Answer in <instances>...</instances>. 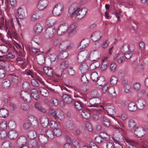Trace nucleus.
<instances>
[{"instance_id": "1", "label": "nucleus", "mask_w": 148, "mask_h": 148, "mask_svg": "<svg viewBox=\"0 0 148 148\" xmlns=\"http://www.w3.org/2000/svg\"><path fill=\"white\" fill-rule=\"evenodd\" d=\"M126 141L129 143V148H139V147H140L141 148H148V146L143 140H140L137 142L127 139Z\"/></svg>"}, {"instance_id": "2", "label": "nucleus", "mask_w": 148, "mask_h": 148, "mask_svg": "<svg viewBox=\"0 0 148 148\" xmlns=\"http://www.w3.org/2000/svg\"><path fill=\"white\" fill-rule=\"evenodd\" d=\"M49 112V114L55 119L58 118L60 120H62L64 118V113L60 110L50 109Z\"/></svg>"}, {"instance_id": "3", "label": "nucleus", "mask_w": 148, "mask_h": 148, "mask_svg": "<svg viewBox=\"0 0 148 148\" xmlns=\"http://www.w3.org/2000/svg\"><path fill=\"white\" fill-rule=\"evenodd\" d=\"M130 45H124L122 47V49L123 52L124 54L125 57L127 59L130 58L132 55V51L134 50V49L130 48Z\"/></svg>"}, {"instance_id": "4", "label": "nucleus", "mask_w": 148, "mask_h": 148, "mask_svg": "<svg viewBox=\"0 0 148 148\" xmlns=\"http://www.w3.org/2000/svg\"><path fill=\"white\" fill-rule=\"evenodd\" d=\"M60 50H65L66 49H70L72 47L70 42L68 40H62L59 44Z\"/></svg>"}, {"instance_id": "5", "label": "nucleus", "mask_w": 148, "mask_h": 148, "mask_svg": "<svg viewBox=\"0 0 148 148\" xmlns=\"http://www.w3.org/2000/svg\"><path fill=\"white\" fill-rule=\"evenodd\" d=\"M78 30V27L75 23H73L68 26V34L69 37H72L76 34Z\"/></svg>"}, {"instance_id": "6", "label": "nucleus", "mask_w": 148, "mask_h": 148, "mask_svg": "<svg viewBox=\"0 0 148 148\" xmlns=\"http://www.w3.org/2000/svg\"><path fill=\"white\" fill-rule=\"evenodd\" d=\"M64 10V6L61 3H59L56 5L54 8L53 13L55 16H59L62 14Z\"/></svg>"}, {"instance_id": "7", "label": "nucleus", "mask_w": 148, "mask_h": 148, "mask_svg": "<svg viewBox=\"0 0 148 148\" xmlns=\"http://www.w3.org/2000/svg\"><path fill=\"white\" fill-rule=\"evenodd\" d=\"M68 25L65 23L60 25L57 29V33L59 35H62L68 33Z\"/></svg>"}, {"instance_id": "8", "label": "nucleus", "mask_w": 148, "mask_h": 148, "mask_svg": "<svg viewBox=\"0 0 148 148\" xmlns=\"http://www.w3.org/2000/svg\"><path fill=\"white\" fill-rule=\"evenodd\" d=\"M89 52L87 50L81 51L78 54L77 56V60L79 62L85 61L88 58Z\"/></svg>"}, {"instance_id": "9", "label": "nucleus", "mask_w": 148, "mask_h": 148, "mask_svg": "<svg viewBox=\"0 0 148 148\" xmlns=\"http://www.w3.org/2000/svg\"><path fill=\"white\" fill-rule=\"evenodd\" d=\"M77 8V4L76 3L73 4L70 6L68 13L71 17L76 16Z\"/></svg>"}, {"instance_id": "10", "label": "nucleus", "mask_w": 148, "mask_h": 148, "mask_svg": "<svg viewBox=\"0 0 148 148\" xmlns=\"http://www.w3.org/2000/svg\"><path fill=\"white\" fill-rule=\"evenodd\" d=\"M21 98L24 101L28 103L30 102L31 97L30 94L25 91H22L21 93Z\"/></svg>"}, {"instance_id": "11", "label": "nucleus", "mask_w": 148, "mask_h": 148, "mask_svg": "<svg viewBox=\"0 0 148 148\" xmlns=\"http://www.w3.org/2000/svg\"><path fill=\"white\" fill-rule=\"evenodd\" d=\"M48 4V0H40L38 3L37 8L40 10H44L47 7Z\"/></svg>"}, {"instance_id": "12", "label": "nucleus", "mask_w": 148, "mask_h": 148, "mask_svg": "<svg viewBox=\"0 0 148 148\" xmlns=\"http://www.w3.org/2000/svg\"><path fill=\"white\" fill-rule=\"evenodd\" d=\"M56 32V30L52 28L49 27L45 31V37L47 39L52 37Z\"/></svg>"}, {"instance_id": "13", "label": "nucleus", "mask_w": 148, "mask_h": 148, "mask_svg": "<svg viewBox=\"0 0 148 148\" xmlns=\"http://www.w3.org/2000/svg\"><path fill=\"white\" fill-rule=\"evenodd\" d=\"M134 133L135 135L139 137L142 136L145 134V130L141 126H138L135 128Z\"/></svg>"}, {"instance_id": "14", "label": "nucleus", "mask_w": 148, "mask_h": 148, "mask_svg": "<svg viewBox=\"0 0 148 148\" xmlns=\"http://www.w3.org/2000/svg\"><path fill=\"white\" fill-rule=\"evenodd\" d=\"M89 102L90 104L89 107L98 108L99 104L100 103L101 100L98 98H92L91 99Z\"/></svg>"}, {"instance_id": "15", "label": "nucleus", "mask_w": 148, "mask_h": 148, "mask_svg": "<svg viewBox=\"0 0 148 148\" xmlns=\"http://www.w3.org/2000/svg\"><path fill=\"white\" fill-rule=\"evenodd\" d=\"M62 100L65 103L67 104H71L73 101V99L69 95L63 93L62 96Z\"/></svg>"}, {"instance_id": "16", "label": "nucleus", "mask_w": 148, "mask_h": 148, "mask_svg": "<svg viewBox=\"0 0 148 148\" xmlns=\"http://www.w3.org/2000/svg\"><path fill=\"white\" fill-rule=\"evenodd\" d=\"M12 47L11 44L9 42L6 43V45H0V52L2 54H5L8 50V48Z\"/></svg>"}, {"instance_id": "17", "label": "nucleus", "mask_w": 148, "mask_h": 148, "mask_svg": "<svg viewBox=\"0 0 148 148\" xmlns=\"http://www.w3.org/2000/svg\"><path fill=\"white\" fill-rule=\"evenodd\" d=\"M90 56L92 60L95 61L99 58L100 54L97 51L94 50L91 52Z\"/></svg>"}, {"instance_id": "18", "label": "nucleus", "mask_w": 148, "mask_h": 148, "mask_svg": "<svg viewBox=\"0 0 148 148\" xmlns=\"http://www.w3.org/2000/svg\"><path fill=\"white\" fill-rule=\"evenodd\" d=\"M26 138L23 136H20L17 140V144L18 147H19V146L26 145Z\"/></svg>"}, {"instance_id": "19", "label": "nucleus", "mask_w": 148, "mask_h": 148, "mask_svg": "<svg viewBox=\"0 0 148 148\" xmlns=\"http://www.w3.org/2000/svg\"><path fill=\"white\" fill-rule=\"evenodd\" d=\"M42 16L41 13L39 12H34L31 15L30 20L32 21H35L41 18Z\"/></svg>"}, {"instance_id": "20", "label": "nucleus", "mask_w": 148, "mask_h": 148, "mask_svg": "<svg viewBox=\"0 0 148 148\" xmlns=\"http://www.w3.org/2000/svg\"><path fill=\"white\" fill-rule=\"evenodd\" d=\"M76 16H79L78 18H81L84 17L86 14L87 9L85 8L80 9L78 8Z\"/></svg>"}, {"instance_id": "21", "label": "nucleus", "mask_w": 148, "mask_h": 148, "mask_svg": "<svg viewBox=\"0 0 148 148\" xmlns=\"http://www.w3.org/2000/svg\"><path fill=\"white\" fill-rule=\"evenodd\" d=\"M101 36V34L100 32L96 31L93 33L91 35V38L93 41H95L99 39Z\"/></svg>"}, {"instance_id": "22", "label": "nucleus", "mask_w": 148, "mask_h": 148, "mask_svg": "<svg viewBox=\"0 0 148 148\" xmlns=\"http://www.w3.org/2000/svg\"><path fill=\"white\" fill-rule=\"evenodd\" d=\"M108 57L107 56L104 57L102 60V64L101 66V69L102 70L106 69L108 66L109 62L108 60Z\"/></svg>"}, {"instance_id": "23", "label": "nucleus", "mask_w": 148, "mask_h": 148, "mask_svg": "<svg viewBox=\"0 0 148 148\" xmlns=\"http://www.w3.org/2000/svg\"><path fill=\"white\" fill-rule=\"evenodd\" d=\"M41 125L42 127H46L49 123L48 118L45 116H42L40 119Z\"/></svg>"}, {"instance_id": "24", "label": "nucleus", "mask_w": 148, "mask_h": 148, "mask_svg": "<svg viewBox=\"0 0 148 148\" xmlns=\"http://www.w3.org/2000/svg\"><path fill=\"white\" fill-rule=\"evenodd\" d=\"M43 71L45 74L49 77L52 76L53 74V70L51 67H44L43 68Z\"/></svg>"}, {"instance_id": "25", "label": "nucleus", "mask_w": 148, "mask_h": 148, "mask_svg": "<svg viewBox=\"0 0 148 148\" xmlns=\"http://www.w3.org/2000/svg\"><path fill=\"white\" fill-rule=\"evenodd\" d=\"M36 60L38 63L40 65H42L45 63L44 56L43 54H38L36 56Z\"/></svg>"}, {"instance_id": "26", "label": "nucleus", "mask_w": 148, "mask_h": 148, "mask_svg": "<svg viewBox=\"0 0 148 148\" xmlns=\"http://www.w3.org/2000/svg\"><path fill=\"white\" fill-rule=\"evenodd\" d=\"M29 122L31 123L34 126H36L38 125V122L36 119L33 116H29L28 118Z\"/></svg>"}, {"instance_id": "27", "label": "nucleus", "mask_w": 148, "mask_h": 148, "mask_svg": "<svg viewBox=\"0 0 148 148\" xmlns=\"http://www.w3.org/2000/svg\"><path fill=\"white\" fill-rule=\"evenodd\" d=\"M65 126L68 129L70 130H73L75 128V125L73 122L70 120H68L66 122Z\"/></svg>"}, {"instance_id": "28", "label": "nucleus", "mask_w": 148, "mask_h": 148, "mask_svg": "<svg viewBox=\"0 0 148 148\" xmlns=\"http://www.w3.org/2000/svg\"><path fill=\"white\" fill-rule=\"evenodd\" d=\"M38 139L39 141L42 144H46L48 142L47 137L44 134H40L38 136Z\"/></svg>"}, {"instance_id": "29", "label": "nucleus", "mask_w": 148, "mask_h": 148, "mask_svg": "<svg viewBox=\"0 0 148 148\" xmlns=\"http://www.w3.org/2000/svg\"><path fill=\"white\" fill-rule=\"evenodd\" d=\"M28 144V147L30 148H35L37 146L38 143L36 140L33 139L29 141Z\"/></svg>"}, {"instance_id": "30", "label": "nucleus", "mask_w": 148, "mask_h": 148, "mask_svg": "<svg viewBox=\"0 0 148 148\" xmlns=\"http://www.w3.org/2000/svg\"><path fill=\"white\" fill-rule=\"evenodd\" d=\"M1 24H0V29H4L7 31V30L8 29V27L7 26V23L6 20H5V23H4V18L3 16L1 17Z\"/></svg>"}, {"instance_id": "31", "label": "nucleus", "mask_w": 148, "mask_h": 148, "mask_svg": "<svg viewBox=\"0 0 148 148\" xmlns=\"http://www.w3.org/2000/svg\"><path fill=\"white\" fill-rule=\"evenodd\" d=\"M31 93L33 98L36 100H37L39 98V95L38 90L35 88L31 90Z\"/></svg>"}, {"instance_id": "32", "label": "nucleus", "mask_w": 148, "mask_h": 148, "mask_svg": "<svg viewBox=\"0 0 148 148\" xmlns=\"http://www.w3.org/2000/svg\"><path fill=\"white\" fill-rule=\"evenodd\" d=\"M9 114L8 110L5 108H2L0 110V117L5 118Z\"/></svg>"}, {"instance_id": "33", "label": "nucleus", "mask_w": 148, "mask_h": 148, "mask_svg": "<svg viewBox=\"0 0 148 148\" xmlns=\"http://www.w3.org/2000/svg\"><path fill=\"white\" fill-rule=\"evenodd\" d=\"M106 110L108 115H113L115 113L114 108L111 106H107L106 108Z\"/></svg>"}, {"instance_id": "34", "label": "nucleus", "mask_w": 148, "mask_h": 148, "mask_svg": "<svg viewBox=\"0 0 148 148\" xmlns=\"http://www.w3.org/2000/svg\"><path fill=\"white\" fill-rule=\"evenodd\" d=\"M137 108V106L134 102H131L128 104V109L131 111H135Z\"/></svg>"}, {"instance_id": "35", "label": "nucleus", "mask_w": 148, "mask_h": 148, "mask_svg": "<svg viewBox=\"0 0 148 148\" xmlns=\"http://www.w3.org/2000/svg\"><path fill=\"white\" fill-rule=\"evenodd\" d=\"M16 132L14 130L10 131L8 133V136L10 139H14L16 138L18 136Z\"/></svg>"}, {"instance_id": "36", "label": "nucleus", "mask_w": 148, "mask_h": 148, "mask_svg": "<svg viewBox=\"0 0 148 148\" xmlns=\"http://www.w3.org/2000/svg\"><path fill=\"white\" fill-rule=\"evenodd\" d=\"M89 43V41L87 39H84L82 40L80 43L78 47V48L79 49H80L85 47L87 46Z\"/></svg>"}, {"instance_id": "37", "label": "nucleus", "mask_w": 148, "mask_h": 148, "mask_svg": "<svg viewBox=\"0 0 148 148\" xmlns=\"http://www.w3.org/2000/svg\"><path fill=\"white\" fill-rule=\"evenodd\" d=\"M79 69L82 73H85L88 69L87 64L86 63H83L80 65Z\"/></svg>"}, {"instance_id": "38", "label": "nucleus", "mask_w": 148, "mask_h": 148, "mask_svg": "<svg viewBox=\"0 0 148 148\" xmlns=\"http://www.w3.org/2000/svg\"><path fill=\"white\" fill-rule=\"evenodd\" d=\"M45 133L47 137L50 139H52L54 137V131L52 130H47L46 131Z\"/></svg>"}, {"instance_id": "39", "label": "nucleus", "mask_w": 148, "mask_h": 148, "mask_svg": "<svg viewBox=\"0 0 148 148\" xmlns=\"http://www.w3.org/2000/svg\"><path fill=\"white\" fill-rule=\"evenodd\" d=\"M9 77L12 83L15 84H18V79L17 76L14 74H10Z\"/></svg>"}, {"instance_id": "40", "label": "nucleus", "mask_w": 148, "mask_h": 148, "mask_svg": "<svg viewBox=\"0 0 148 148\" xmlns=\"http://www.w3.org/2000/svg\"><path fill=\"white\" fill-rule=\"evenodd\" d=\"M145 102L144 100L142 99H140L138 101L137 106L140 109L144 108L145 106Z\"/></svg>"}, {"instance_id": "41", "label": "nucleus", "mask_w": 148, "mask_h": 148, "mask_svg": "<svg viewBox=\"0 0 148 148\" xmlns=\"http://www.w3.org/2000/svg\"><path fill=\"white\" fill-rule=\"evenodd\" d=\"M69 54L67 51H64L60 53L58 55L59 59H64L67 58L69 56Z\"/></svg>"}, {"instance_id": "42", "label": "nucleus", "mask_w": 148, "mask_h": 148, "mask_svg": "<svg viewBox=\"0 0 148 148\" xmlns=\"http://www.w3.org/2000/svg\"><path fill=\"white\" fill-rule=\"evenodd\" d=\"M42 27L40 24H36L34 27V32L36 33H39L42 31Z\"/></svg>"}, {"instance_id": "43", "label": "nucleus", "mask_w": 148, "mask_h": 148, "mask_svg": "<svg viewBox=\"0 0 148 148\" xmlns=\"http://www.w3.org/2000/svg\"><path fill=\"white\" fill-rule=\"evenodd\" d=\"M31 83L32 85L35 86H38L39 85L40 83L43 84V82L40 80L34 79L31 80Z\"/></svg>"}, {"instance_id": "44", "label": "nucleus", "mask_w": 148, "mask_h": 148, "mask_svg": "<svg viewBox=\"0 0 148 148\" xmlns=\"http://www.w3.org/2000/svg\"><path fill=\"white\" fill-rule=\"evenodd\" d=\"M97 81V84L100 86H103L105 84V78L103 76L99 77Z\"/></svg>"}, {"instance_id": "45", "label": "nucleus", "mask_w": 148, "mask_h": 148, "mask_svg": "<svg viewBox=\"0 0 148 148\" xmlns=\"http://www.w3.org/2000/svg\"><path fill=\"white\" fill-rule=\"evenodd\" d=\"M136 122L133 119H130L128 121V127L131 130L135 128L136 126Z\"/></svg>"}, {"instance_id": "46", "label": "nucleus", "mask_w": 148, "mask_h": 148, "mask_svg": "<svg viewBox=\"0 0 148 148\" xmlns=\"http://www.w3.org/2000/svg\"><path fill=\"white\" fill-rule=\"evenodd\" d=\"M102 121L103 124L105 126L108 127L110 125V120L105 116L103 117Z\"/></svg>"}, {"instance_id": "47", "label": "nucleus", "mask_w": 148, "mask_h": 148, "mask_svg": "<svg viewBox=\"0 0 148 148\" xmlns=\"http://www.w3.org/2000/svg\"><path fill=\"white\" fill-rule=\"evenodd\" d=\"M35 108L40 111L45 113L46 112L45 109L39 103H36L35 105Z\"/></svg>"}, {"instance_id": "48", "label": "nucleus", "mask_w": 148, "mask_h": 148, "mask_svg": "<svg viewBox=\"0 0 148 148\" xmlns=\"http://www.w3.org/2000/svg\"><path fill=\"white\" fill-rule=\"evenodd\" d=\"M81 115L85 119H89L90 116L89 112L86 110H84L81 113Z\"/></svg>"}, {"instance_id": "49", "label": "nucleus", "mask_w": 148, "mask_h": 148, "mask_svg": "<svg viewBox=\"0 0 148 148\" xmlns=\"http://www.w3.org/2000/svg\"><path fill=\"white\" fill-rule=\"evenodd\" d=\"M39 90L41 95L42 96L44 97H47L49 95V92L46 89L41 88H40Z\"/></svg>"}, {"instance_id": "50", "label": "nucleus", "mask_w": 148, "mask_h": 148, "mask_svg": "<svg viewBox=\"0 0 148 148\" xmlns=\"http://www.w3.org/2000/svg\"><path fill=\"white\" fill-rule=\"evenodd\" d=\"M74 105L76 108L78 110H81L83 107L82 103L79 101L75 102Z\"/></svg>"}, {"instance_id": "51", "label": "nucleus", "mask_w": 148, "mask_h": 148, "mask_svg": "<svg viewBox=\"0 0 148 148\" xmlns=\"http://www.w3.org/2000/svg\"><path fill=\"white\" fill-rule=\"evenodd\" d=\"M17 14L18 17L20 18H22L24 16V12L23 9L21 8H20L18 9Z\"/></svg>"}, {"instance_id": "52", "label": "nucleus", "mask_w": 148, "mask_h": 148, "mask_svg": "<svg viewBox=\"0 0 148 148\" xmlns=\"http://www.w3.org/2000/svg\"><path fill=\"white\" fill-rule=\"evenodd\" d=\"M54 134L55 135L59 136H60L62 134V130L58 127V128H55L53 130Z\"/></svg>"}, {"instance_id": "53", "label": "nucleus", "mask_w": 148, "mask_h": 148, "mask_svg": "<svg viewBox=\"0 0 148 148\" xmlns=\"http://www.w3.org/2000/svg\"><path fill=\"white\" fill-rule=\"evenodd\" d=\"M10 85V82L8 79L4 80L2 82V86L5 88L8 87Z\"/></svg>"}, {"instance_id": "54", "label": "nucleus", "mask_w": 148, "mask_h": 148, "mask_svg": "<svg viewBox=\"0 0 148 148\" xmlns=\"http://www.w3.org/2000/svg\"><path fill=\"white\" fill-rule=\"evenodd\" d=\"M20 108L22 110L24 111H27L29 109V107L28 104L26 103H23L21 105Z\"/></svg>"}, {"instance_id": "55", "label": "nucleus", "mask_w": 148, "mask_h": 148, "mask_svg": "<svg viewBox=\"0 0 148 148\" xmlns=\"http://www.w3.org/2000/svg\"><path fill=\"white\" fill-rule=\"evenodd\" d=\"M108 92L109 93L112 95L113 97H115L116 95V91L114 87H112L108 89Z\"/></svg>"}, {"instance_id": "56", "label": "nucleus", "mask_w": 148, "mask_h": 148, "mask_svg": "<svg viewBox=\"0 0 148 148\" xmlns=\"http://www.w3.org/2000/svg\"><path fill=\"white\" fill-rule=\"evenodd\" d=\"M68 63L67 62L65 61L62 62L60 66V69L61 70V71H63L68 66Z\"/></svg>"}, {"instance_id": "57", "label": "nucleus", "mask_w": 148, "mask_h": 148, "mask_svg": "<svg viewBox=\"0 0 148 148\" xmlns=\"http://www.w3.org/2000/svg\"><path fill=\"white\" fill-rule=\"evenodd\" d=\"M8 126L10 129H14L16 127V124L15 122L13 120H10L8 124Z\"/></svg>"}, {"instance_id": "58", "label": "nucleus", "mask_w": 148, "mask_h": 148, "mask_svg": "<svg viewBox=\"0 0 148 148\" xmlns=\"http://www.w3.org/2000/svg\"><path fill=\"white\" fill-rule=\"evenodd\" d=\"M11 145L10 143L8 141H5L2 144V148H10ZM12 148H19L16 147H14Z\"/></svg>"}, {"instance_id": "59", "label": "nucleus", "mask_w": 148, "mask_h": 148, "mask_svg": "<svg viewBox=\"0 0 148 148\" xmlns=\"http://www.w3.org/2000/svg\"><path fill=\"white\" fill-rule=\"evenodd\" d=\"M7 35L8 37L12 38V37L15 39H16L17 38V35L15 32H13L11 33L9 30H8L7 33Z\"/></svg>"}, {"instance_id": "60", "label": "nucleus", "mask_w": 148, "mask_h": 148, "mask_svg": "<svg viewBox=\"0 0 148 148\" xmlns=\"http://www.w3.org/2000/svg\"><path fill=\"white\" fill-rule=\"evenodd\" d=\"M91 78L93 82L96 81L99 78L98 73L96 72L92 73L91 75Z\"/></svg>"}, {"instance_id": "61", "label": "nucleus", "mask_w": 148, "mask_h": 148, "mask_svg": "<svg viewBox=\"0 0 148 148\" xmlns=\"http://www.w3.org/2000/svg\"><path fill=\"white\" fill-rule=\"evenodd\" d=\"M37 134L36 132L33 131H31L28 133L27 136L29 138H30L35 139L34 138L36 136Z\"/></svg>"}, {"instance_id": "62", "label": "nucleus", "mask_w": 148, "mask_h": 148, "mask_svg": "<svg viewBox=\"0 0 148 148\" xmlns=\"http://www.w3.org/2000/svg\"><path fill=\"white\" fill-rule=\"evenodd\" d=\"M49 58L51 62L57 61L58 59V57L55 54H51L49 56Z\"/></svg>"}, {"instance_id": "63", "label": "nucleus", "mask_w": 148, "mask_h": 148, "mask_svg": "<svg viewBox=\"0 0 148 148\" xmlns=\"http://www.w3.org/2000/svg\"><path fill=\"white\" fill-rule=\"evenodd\" d=\"M117 67L116 64L114 62L112 63L111 64L110 67V71L112 72H114Z\"/></svg>"}, {"instance_id": "64", "label": "nucleus", "mask_w": 148, "mask_h": 148, "mask_svg": "<svg viewBox=\"0 0 148 148\" xmlns=\"http://www.w3.org/2000/svg\"><path fill=\"white\" fill-rule=\"evenodd\" d=\"M118 79L117 77L115 76H112L110 80V84L113 85L116 84L118 82Z\"/></svg>"}]
</instances>
